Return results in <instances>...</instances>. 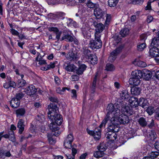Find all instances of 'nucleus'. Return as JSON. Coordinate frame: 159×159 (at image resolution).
Masks as SVG:
<instances>
[{
  "mask_svg": "<svg viewBox=\"0 0 159 159\" xmlns=\"http://www.w3.org/2000/svg\"><path fill=\"white\" fill-rule=\"evenodd\" d=\"M48 108L49 110L48 117L52 121L49 126L52 131H54L58 129L57 125H59L62 124V116L58 113V108L54 103H51L48 105Z\"/></svg>",
  "mask_w": 159,
  "mask_h": 159,
  "instance_id": "f257e3e1",
  "label": "nucleus"
},
{
  "mask_svg": "<svg viewBox=\"0 0 159 159\" xmlns=\"http://www.w3.org/2000/svg\"><path fill=\"white\" fill-rule=\"evenodd\" d=\"M115 110H116V108L112 104H109L108 105L107 109V112L106 116L99 125V128H101L103 126L104 127L108 120H109L111 117H113L112 114L111 116V115L114 112Z\"/></svg>",
  "mask_w": 159,
  "mask_h": 159,
  "instance_id": "f03ea898",
  "label": "nucleus"
},
{
  "mask_svg": "<svg viewBox=\"0 0 159 159\" xmlns=\"http://www.w3.org/2000/svg\"><path fill=\"white\" fill-rule=\"evenodd\" d=\"M101 35L95 34L94 39H92L89 41V47L93 50L98 49L102 47V43L100 39Z\"/></svg>",
  "mask_w": 159,
  "mask_h": 159,
  "instance_id": "7ed1b4c3",
  "label": "nucleus"
},
{
  "mask_svg": "<svg viewBox=\"0 0 159 159\" xmlns=\"http://www.w3.org/2000/svg\"><path fill=\"white\" fill-rule=\"evenodd\" d=\"M109 121L110 123L107 127V131L111 132H118L119 129L118 119L115 117H112Z\"/></svg>",
  "mask_w": 159,
  "mask_h": 159,
  "instance_id": "20e7f679",
  "label": "nucleus"
},
{
  "mask_svg": "<svg viewBox=\"0 0 159 159\" xmlns=\"http://www.w3.org/2000/svg\"><path fill=\"white\" fill-rule=\"evenodd\" d=\"M124 48V46L120 45L113 50L110 54L108 58L109 61L111 62H113L116 59L117 56L121 51Z\"/></svg>",
  "mask_w": 159,
  "mask_h": 159,
  "instance_id": "39448f33",
  "label": "nucleus"
},
{
  "mask_svg": "<svg viewBox=\"0 0 159 159\" xmlns=\"http://www.w3.org/2000/svg\"><path fill=\"white\" fill-rule=\"evenodd\" d=\"M87 133L90 135L93 136L96 140H99L101 138L100 129L98 128H96L94 130H90L88 128L86 129Z\"/></svg>",
  "mask_w": 159,
  "mask_h": 159,
  "instance_id": "423d86ee",
  "label": "nucleus"
},
{
  "mask_svg": "<svg viewBox=\"0 0 159 159\" xmlns=\"http://www.w3.org/2000/svg\"><path fill=\"white\" fill-rule=\"evenodd\" d=\"M107 12L98 7H96L94 10L93 14L97 19H101L106 15Z\"/></svg>",
  "mask_w": 159,
  "mask_h": 159,
  "instance_id": "0eeeda50",
  "label": "nucleus"
},
{
  "mask_svg": "<svg viewBox=\"0 0 159 159\" xmlns=\"http://www.w3.org/2000/svg\"><path fill=\"white\" fill-rule=\"evenodd\" d=\"M79 55L77 50H71L67 55V58L70 61H74L78 59Z\"/></svg>",
  "mask_w": 159,
  "mask_h": 159,
  "instance_id": "6e6552de",
  "label": "nucleus"
},
{
  "mask_svg": "<svg viewBox=\"0 0 159 159\" xmlns=\"http://www.w3.org/2000/svg\"><path fill=\"white\" fill-rule=\"evenodd\" d=\"M73 139L72 134L68 135L64 141V145L66 148L71 149L72 148V143Z\"/></svg>",
  "mask_w": 159,
  "mask_h": 159,
  "instance_id": "1a4fd4ad",
  "label": "nucleus"
},
{
  "mask_svg": "<svg viewBox=\"0 0 159 159\" xmlns=\"http://www.w3.org/2000/svg\"><path fill=\"white\" fill-rule=\"evenodd\" d=\"M116 118L118 119V123H119L120 124L125 125L129 122V120L128 116L122 113L120 115L118 118L116 117Z\"/></svg>",
  "mask_w": 159,
  "mask_h": 159,
  "instance_id": "9d476101",
  "label": "nucleus"
},
{
  "mask_svg": "<svg viewBox=\"0 0 159 159\" xmlns=\"http://www.w3.org/2000/svg\"><path fill=\"white\" fill-rule=\"evenodd\" d=\"M93 24L95 28L96 32L95 34H100V33L102 32L104 29V25L101 23H98L95 21L93 22Z\"/></svg>",
  "mask_w": 159,
  "mask_h": 159,
  "instance_id": "9b49d317",
  "label": "nucleus"
},
{
  "mask_svg": "<svg viewBox=\"0 0 159 159\" xmlns=\"http://www.w3.org/2000/svg\"><path fill=\"white\" fill-rule=\"evenodd\" d=\"M149 54L150 56L155 57L157 58L159 56V49L157 48L154 47L150 49Z\"/></svg>",
  "mask_w": 159,
  "mask_h": 159,
  "instance_id": "f8f14e48",
  "label": "nucleus"
},
{
  "mask_svg": "<svg viewBox=\"0 0 159 159\" xmlns=\"http://www.w3.org/2000/svg\"><path fill=\"white\" fill-rule=\"evenodd\" d=\"M37 91L35 86L31 85L29 86L26 89L25 92L28 95L31 96L34 94Z\"/></svg>",
  "mask_w": 159,
  "mask_h": 159,
  "instance_id": "ddd939ff",
  "label": "nucleus"
},
{
  "mask_svg": "<svg viewBox=\"0 0 159 159\" xmlns=\"http://www.w3.org/2000/svg\"><path fill=\"white\" fill-rule=\"evenodd\" d=\"M73 39V37L68 33H65L61 38V40H65L67 42H72Z\"/></svg>",
  "mask_w": 159,
  "mask_h": 159,
  "instance_id": "4468645a",
  "label": "nucleus"
},
{
  "mask_svg": "<svg viewBox=\"0 0 159 159\" xmlns=\"http://www.w3.org/2000/svg\"><path fill=\"white\" fill-rule=\"evenodd\" d=\"M129 101L132 107H136L138 106L139 101L137 98L132 97L129 100Z\"/></svg>",
  "mask_w": 159,
  "mask_h": 159,
  "instance_id": "2eb2a0df",
  "label": "nucleus"
},
{
  "mask_svg": "<svg viewBox=\"0 0 159 159\" xmlns=\"http://www.w3.org/2000/svg\"><path fill=\"white\" fill-rule=\"evenodd\" d=\"M145 118L141 117L137 119V122L139 125L143 128H144L148 125V122Z\"/></svg>",
  "mask_w": 159,
  "mask_h": 159,
  "instance_id": "dca6fc26",
  "label": "nucleus"
},
{
  "mask_svg": "<svg viewBox=\"0 0 159 159\" xmlns=\"http://www.w3.org/2000/svg\"><path fill=\"white\" fill-rule=\"evenodd\" d=\"M140 79L137 77H134V76H133L129 79V84L131 85L138 86L140 83L141 81Z\"/></svg>",
  "mask_w": 159,
  "mask_h": 159,
  "instance_id": "f3484780",
  "label": "nucleus"
},
{
  "mask_svg": "<svg viewBox=\"0 0 159 159\" xmlns=\"http://www.w3.org/2000/svg\"><path fill=\"white\" fill-rule=\"evenodd\" d=\"M143 77L146 80H149L152 77L151 72L149 70L145 69L142 70Z\"/></svg>",
  "mask_w": 159,
  "mask_h": 159,
  "instance_id": "a211bd4d",
  "label": "nucleus"
},
{
  "mask_svg": "<svg viewBox=\"0 0 159 159\" xmlns=\"http://www.w3.org/2000/svg\"><path fill=\"white\" fill-rule=\"evenodd\" d=\"M24 121L22 119H20L17 124V128L19 129V133L20 134H22L24 129L25 125H24Z\"/></svg>",
  "mask_w": 159,
  "mask_h": 159,
  "instance_id": "6ab92c4d",
  "label": "nucleus"
},
{
  "mask_svg": "<svg viewBox=\"0 0 159 159\" xmlns=\"http://www.w3.org/2000/svg\"><path fill=\"white\" fill-rule=\"evenodd\" d=\"M132 107L130 106H125L124 107H122V110L125 112H126L128 115H131L133 113V111Z\"/></svg>",
  "mask_w": 159,
  "mask_h": 159,
  "instance_id": "aec40b11",
  "label": "nucleus"
},
{
  "mask_svg": "<svg viewBox=\"0 0 159 159\" xmlns=\"http://www.w3.org/2000/svg\"><path fill=\"white\" fill-rule=\"evenodd\" d=\"M117 132H114L111 134L108 133L105 134V136L107 139H109L111 141H114L117 138Z\"/></svg>",
  "mask_w": 159,
  "mask_h": 159,
  "instance_id": "412c9836",
  "label": "nucleus"
},
{
  "mask_svg": "<svg viewBox=\"0 0 159 159\" xmlns=\"http://www.w3.org/2000/svg\"><path fill=\"white\" fill-rule=\"evenodd\" d=\"M99 76L97 72L93 79L92 86L91 88V91L93 93H94L95 91L97 80V79H99Z\"/></svg>",
  "mask_w": 159,
  "mask_h": 159,
  "instance_id": "4be33fe9",
  "label": "nucleus"
},
{
  "mask_svg": "<svg viewBox=\"0 0 159 159\" xmlns=\"http://www.w3.org/2000/svg\"><path fill=\"white\" fill-rule=\"evenodd\" d=\"M86 68L87 66L84 64L80 65L78 69H76L75 71H76V74L79 75H82Z\"/></svg>",
  "mask_w": 159,
  "mask_h": 159,
  "instance_id": "5701e85b",
  "label": "nucleus"
},
{
  "mask_svg": "<svg viewBox=\"0 0 159 159\" xmlns=\"http://www.w3.org/2000/svg\"><path fill=\"white\" fill-rule=\"evenodd\" d=\"M88 60L90 63L93 65L97 64L98 63V58L94 54L91 55L88 58Z\"/></svg>",
  "mask_w": 159,
  "mask_h": 159,
  "instance_id": "b1692460",
  "label": "nucleus"
},
{
  "mask_svg": "<svg viewBox=\"0 0 159 159\" xmlns=\"http://www.w3.org/2000/svg\"><path fill=\"white\" fill-rule=\"evenodd\" d=\"M132 74L133 76L141 79L143 77L142 71L139 70H135L132 71Z\"/></svg>",
  "mask_w": 159,
  "mask_h": 159,
  "instance_id": "393cba45",
  "label": "nucleus"
},
{
  "mask_svg": "<svg viewBox=\"0 0 159 159\" xmlns=\"http://www.w3.org/2000/svg\"><path fill=\"white\" fill-rule=\"evenodd\" d=\"M19 101L16 99L15 98H13L10 102V105L13 108H16L20 105Z\"/></svg>",
  "mask_w": 159,
  "mask_h": 159,
  "instance_id": "a878e982",
  "label": "nucleus"
},
{
  "mask_svg": "<svg viewBox=\"0 0 159 159\" xmlns=\"http://www.w3.org/2000/svg\"><path fill=\"white\" fill-rule=\"evenodd\" d=\"M141 89L140 88L138 87H133L131 88V94L134 95H138L141 92Z\"/></svg>",
  "mask_w": 159,
  "mask_h": 159,
  "instance_id": "bb28decb",
  "label": "nucleus"
},
{
  "mask_svg": "<svg viewBox=\"0 0 159 159\" xmlns=\"http://www.w3.org/2000/svg\"><path fill=\"white\" fill-rule=\"evenodd\" d=\"M120 96L121 98L124 100L127 99L129 97L127 91L126 90L122 91L120 93Z\"/></svg>",
  "mask_w": 159,
  "mask_h": 159,
  "instance_id": "cd10ccee",
  "label": "nucleus"
},
{
  "mask_svg": "<svg viewBox=\"0 0 159 159\" xmlns=\"http://www.w3.org/2000/svg\"><path fill=\"white\" fill-rule=\"evenodd\" d=\"M77 67L73 64L67 65L65 67V69L67 71L74 72L76 71Z\"/></svg>",
  "mask_w": 159,
  "mask_h": 159,
  "instance_id": "c85d7f7f",
  "label": "nucleus"
},
{
  "mask_svg": "<svg viewBox=\"0 0 159 159\" xmlns=\"http://www.w3.org/2000/svg\"><path fill=\"white\" fill-rule=\"evenodd\" d=\"M81 30L84 37L88 38L90 37V32L88 28H85L83 27L81 28Z\"/></svg>",
  "mask_w": 159,
  "mask_h": 159,
  "instance_id": "c756f323",
  "label": "nucleus"
},
{
  "mask_svg": "<svg viewBox=\"0 0 159 159\" xmlns=\"http://www.w3.org/2000/svg\"><path fill=\"white\" fill-rule=\"evenodd\" d=\"M148 102L146 100H145L143 98H141L139 99L138 102V106L142 107L143 108H145L147 105Z\"/></svg>",
  "mask_w": 159,
  "mask_h": 159,
  "instance_id": "7c9ffc66",
  "label": "nucleus"
},
{
  "mask_svg": "<svg viewBox=\"0 0 159 159\" xmlns=\"http://www.w3.org/2000/svg\"><path fill=\"white\" fill-rule=\"evenodd\" d=\"M25 112V110L24 108H19L16 111V113L17 117L24 116Z\"/></svg>",
  "mask_w": 159,
  "mask_h": 159,
  "instance_id": "2f4dec72",
  "label": "nucleus"
},
{
  "mask_svg": "<svg viewBox=\"0 0 159 159\" xmlns=\"http://www.w3.org/2000/svg\"><path fill=\"white\" fill-rule=\"evenodd\" d=\"M107 148V147L106 143H100L97 147V149L98 150H101L103 152L106 151Z\"/></svg>",
  "mask_w": 159,
  "mask_h": 159,
  "instance_id": "473e14b6",
  "label": "nucleus"
},
{
  "mask_svg": "<svg viewBox=\"0 0 159 159\" xmlns=\"http://www.w3.org/2000/svg\"><path fill=\"white\" fill-rule=\"evenodd\" d=\"M104 155V153L101 150H98L94 152L93 156L97 158L102 157Z\"/></svg>",
  "mask_w": 159,
  "mask_h": 159,
  "instance_id": "72a5a7b5",
  "label": "nucleus"
},
{
  "mask_svg": "<svg viewBox=\"0 0 159 159\" xmlns=\"http://www.w3.org/2000/svg\"><path fill=\"white\" fill-rule=\"evenodd\" d=\"M129 30L127 28H125L121 30L120 32V34L121 36L122 37H125L129 34Z\"/></svg>",
  "mask_w": 159,
  "mask_h": 159,
  "instance_id": "f704fd0d",
  "label": "nucleus"
},
{
  "mask_svg": "<svg viewBox=\"0 0 159 159\" xmlns=\"http://www.w3.org/2000/svg\"><path fill=\"white\" fill-rule=\"evenodd\" d=\"M119 0H108V5L111 7H114L116 6Z\"/></svg>",
  "mask_w": 159,
  "mask_h": 159,
  "instance_id": "c9c22d12",
  "label": "nucleus"
},
{
  "mask_svg": "<svg viewBox=\"0 0 159 159\" xmlns=\"http://www.w3.org/2000/svg\"><path fill=\"white\" fill-rule=\"evenodd\" d=\"M106 20L105 22V25L107 26L110 24L111 18V15L110 14H106Z\"/></svg>",
  "mask_w": 159,
  "mask_h": 159,
  "instance_id": "e433bc0d",
  "label": "nucleus"
},
{
  "mask_svg": "<svg viewBox=\"0 0 159 159\" xmlns=\"http://www.w3.org/2000/svg\"><path fill=\"white\" fill-rule=\"evenodd\" d=\"M91 53V51L88 49H84L83 54L84 57L86 58H89L93 54Z\"/></svg>",
  "mask_w": 159,
  "mask_h": 159,
  "instance_id": "4c0bfd02",
  "label": "nucleus"
},
{
  "mask_svg": "<svg viewBox=\"0 0 159 159\" xmlns=\"http://www.w3.org/2000/svg\"><path fill=\"white\" fill-rule=\"evenodd\" d=\"M120 34H115L113 37V39L117 43H119L121 41V36H120Z\"/></svg>",
  "mask_w": 159,
  "mask_h": 159,
  "instance_id": "58836bf2",
  "label": "nucleus"
},
{
  "mask_svg": "<svg viewBox=\"0 0 159 159\" xmlns=\"http://www.w3.org/2000/svg\"><path fill=\"white\" fill-rule=\"evenodd\" d=\"M149 155L152 159H154L159 155V152H150Z\"/></svg>",
  "mask_w": 159,
  "mask_h": 159,
  "instance_id": "ea45409f",
  "label": "nucleus"
},
{
  "mask_svg": "<svg viewBox=\"0 0 159 159\" xmlns=\"http://www.w3.org/2000/svg\"><path fill=\"white\" fill-rule=\"evenodd\" d=\"M144 1V0H131V3L133 4L136 5H141Z\"/></svg>",
  "mask_w": 159,
  "mask_h": 159,
  "instance_id": "a19ab883",
  "label": "nucleus"
},
{
  "mask_svg": "<svg viewBox=\"0 0 159 159\" xmlns=\"http://www.w3.org/2000/svg\"><path fill=\"white\" fill-rule=\"evenodd\" d=\"M146 111L149 115H151L155 111L154 107L152 106L148 107Z\"/></svg>",
  "mask_w": 159,
  "mask_h": 159,
  "instance_id": "79ce46f5",
  "label": "nucleus"
},
{
  "mask_svg": "<svg viewBox=\"0 0 159 159\" xmlns=\"http://www.w3.org/2000/svg\"><path fill=\"white\" fill-rule=\"evenodd\" d=\"M115 68L113 65L110 63H107L106 66V70L107 71H111L113 70Z\"/></svg>",
  "mask_w": 159,
  "mask_h": 159,
  "instance_id": "37998d69",
  "label": "nucleus"
},
{
  "mask_svg": "<svg viewBox=\"0 0 159 159\" xmlns=\"http://www.w3.org/2000/svg\"><path fill=\"white\" fill-rule=\"evenodd\" d=\"M24 96V94L21 92L17 93L15 96L16 99L20 101Z\"/></svg>",
  "mask_w": 159,
  "mask_h": 159,
  "instance_id": "c03bdc74",
  "label": "nucleus"
},
{
  "mask_svg": "<svg viewBox=\"0 0 159 159\" xmlns=\"http://www.w3.org/2000/svg\"><path fill=\"white\" fill-rule=\"evenodd\" d=\"M146 47V44L144 43H141L138 45L137 46V49L139 51H142L144 50V48Z\"/></svg>",
  "mask_w": 159,
  "mask_h": 159,
  "instance_id": "a18cd8bd",
  "label": "nucleus"
},
{
  "mask_svg": "<svg viewBox=\"0 0 159 159\" xmlns=\"http://www.w3.org/2000/svg\"><path fill=\"white\" fill-rule=\"evenodd\" d=\"M86 5L89 8H92L95 7L96 4L93 3L90 0H89L88 1Z\"/></svg>",
  "mask_w": 159,
  "mask_h": 159,
  "instance_id": "49530a36",
  "label": "nucleus"
},
{
  "mask_svg": "<svg viewBox=\"0 0 159 159\" xmlns=\"http://www.w3.org/2000/svg\"><path fill=\"white\" fill-rule=\"evenodd\" d=\"M57 19H63L65 18V13L62 12L57 13Z\"/></svg>",
  "mask_w": 159,
  "mask_h": 159,
  "instance_id": "de8ad7c7",
  "label": "nucleus"
},
{
  "mask_svg": "<svg viewBox=\"0 0 159 159\" xmlns=\"http://www.w3.org/2000/svg\"><path fill=\"white\" fill-rule=\"evenodd\" d=\"M18 84L19 86V87H22L24 86L26 83L25 80L23 79H21L19 80L18 81Z\"/></svg>",
  "mask_w": 159,
  "mask_h": 159,
  "instance_id": "09e8293b",
  "label": "nucleus"
},
{
  "mask_svg": "<svg viewBox=\"0 0 159 159\" xmlns=\"http://www.w3.org/2000/svg\"><path fill=\"white\" fill-rule=\"evenodd\" d=\"M55 65L54 63H51L49 65L46 66L44 68V70H47L51 68H53L55 67Z\"/></svg>",
  "mask_w": 159,
  "mask_h": 159,
  "instance_id": "8fccbe9b",
  "label": "nucleus"
},
{
  "mask_svg": "<svg viewBox=\"0 0 159 159\" xmlns=\"http://www.w3.org/2000/svg\"><path fill=\"white\" fill-rule=\"evenodd\" d=\"M149 120L150 121L149 122L150 123L148 124L147 126H148L149 128L152 129L155 126L154 120L152 119H149Z\"/></svg>",
  "mask_w": 159,
  "mask_h": 159,
  "instance_id": "3c124183",
  "label": "nucleus"
},
{
  "mask_svg": "<svg viewBox=\"0 0 159 159\" xmlns=\"http://www.w3.org/2000/svg\"><path fill=\"white\" fill-rule=\"evenodd\" d=\"M137 64L138 66L141 67H144L146 66V64L145 62L141 61H138Z\"/></svg>",
  "mask_w": 159,
  "mask_h": 159,
  "instance_id": "603ef678",
  "label": "nucleus"
},
{
  "mask_svg": "<svg viewBox=\"0 0 159 159\" xmlns=\"http://www.w3.org/2000/svg\"><path fill=\"white\" fill-rule=\"evenodd\" d=\"M159 41V40H158L157 38L155 37L152 39L151 44L153 46H157L158 44Z\"/></svg>",
  "mask_w": 159,
  "mask_h": 159,
  "instance_id": "864d4df0",
  "label": "nucleus"
},
{
  "mask_svg": "<svg viewBox=\"0 0 159 159\" xmlns=\"http://www.w3.org/2000/svg\"><path fill=\"white\" fill-rule=\"evenodd\" d=\"M11 134L9 135V139L11 141L14 142L16 141L15 135L14 134V131H11Z\"/></svg>",
  "mask_w": 159,
  "mask_h": 159,
  "instance_id": "5fc2aeb1",
  "label": "nucleus"
},
{
  "mask_svg": "<svg viewBox=\"0 0 159 159\" xmlns=\"http://www.w3.org/2000/svg\"><path fill=\"white\" fill-rule=\"evenodd\" d=\"M49 99L50 101L56 103H58V99L56 97H50L49 98Z\"/></svg>",
  "mask_w": 159,
  "mask_h": 159,
  "instance_id": "6e6d98bb",
  "label": "nucleus"
},
{
  "mask_svg": "<svg viewBox=\"0 0 159 159\" xmlns=\"http://www.w3.org/2000/svg\"><path fill=\"white\" fill-rule=\"evenodd\" d=\"M54 81L55 84L57 86L59 85L61 83L59 78L57 76H54Z\"/></svg>",
  "mask_w": 159,
  "mask_h": 159,
  "instance_id": "4d7b16f0",
  "label": "nucleus"
},
{
  "mask_svg": "<svg viewBox=\"0 0 159 159\" xmlns=\"http://www.w3.org/2000/svg\"><path fill=\"white\" fill-rule=\"evenodd\" d=\"M48 140L49 143L51 144H53L56 143L55 140H54L52 138L51 136L48 137Z\"/></svg>",
  "mask_w": 159,
  "mask_h": 159,
  "instance_id": "13d9d810",
  "label": "nucleus"
},
{
  "mask_svg": "<svg viewBox=\"0 0 159 159\" xmlns=\"http://www.w3.org/2000/svg\"><path fill=\"white\" fill-rule=\"evenodd\" d=\"M48 30L49 31H53L55 32V33L59 31V30L57 27H49L48 29Z\"/></svg>",
  "mask_w": 159,
  "mask_h": 159,
  "instance_id": "bf43d9fd",
  "label": "nucleus"
},
{
  "mask_svg": "<svg viewBox=\"0 0 159 159\" xmlns=\"http://www.w3.org/2000/svg\"><path fill=\"white\" fill-rule=\"evenodd\" d=\"M9 84V87H12L14 88H15L16 86V83L13 81H11L9 82H8Z\"/></svg>",
  "mask_w": 159,
  "mask_h": 159,
  "instance_id": "052dcab7",
  "label": "nucleus"
},
{
  "mask_svg": "<svg viewBox=\"0 0 159 159\" xmlns=\"http://www.w3.org/2000/svg\"><path fill=\"white\" fill-rule=\"evenodd\" d=\"M155 118L158 120H159V108H157L155 112Z\"/></svg>",
  "mask_w": 159,
  "mask_h": 159,
  "instance_id": "680f3d73",
  "label": "nucleus"
},
{
  "mask_svg": "<svg viewBox=\"0 0 159 159\" xmlns=\"http://www.w3.org/2000/svg\"><path fill=\"white\" fill-rule=\"evenodd\" d=\"M72 80L73 81H78L79 80V77L76 75H73L71 76Z\"/></svg>",
  "mask_w": 159,
  "mask_h": 159,
  "instance_id": "e2e57ef3",
  "label": "nucleus"
},
{
  "mask_svg": "<svg viewBox=\"0 0 159 159\" xmlns=\"http://www.w3.org/2000/svg\"><path fill=\"white\" fill-rule=\"evenodd\" d=\"M49 15L50 16V18H51L52 19H57V13L56 14L50 13Z\"/></svg>",
  "mask_w": 159,
  "mask_h": 159,
  "instance_id": "0e129e2a",
  "label": "nucleus"
},
{
  "mask_svg": "<svg viewBox=\"0 0 159 159\" xmlns=\"http://www.w3.org/2000/svg\"><path fill=\"white\" fill-rule=\"evenodd\" d=\"M153 19V17L151 16H148L147 17V21L148 23H150Z\"/></svg>",
  "mask_w": 159,
  "mask_h": 159,
  "instance_id": "69168bd1",
  "label": "nucleus"
},
{
  "mask_svg": "<svg viewBox=\"0 0 159 159\" xmlns=\"http://www.w3.org/2000/svg\"><path fill=\"white\" fill-rule=\"evenodd\" d=\"M77 150L75 148L72 147V154L73 156V158H75V156L77 153Z\"/></svg>",
  "mask_w": 159,
  "mask_h": 159,
  "instance_id": "338daca9",
  "label": "nucleus"
},
{
  "mask_svg": "<svg viewBox=\"0 0 159 159\" xmlns=\"http://www.w3.org/2000/svg\"><path fill=\"white\" fill-rule=\"evenodd\" d=\"M154 147L155 149L159 151V141H157L155 143Z\"/></svg>",
  "mask_w": 159,
  "mask_h": 159,
  "instance_id": "774afa93",
  "label": "nucleus"
}]
</instances>
